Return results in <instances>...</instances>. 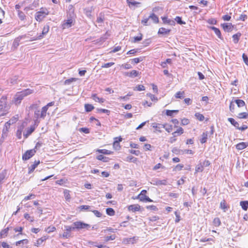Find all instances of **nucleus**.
I'll return each mask as SVG.
<instances>
[{"instance_id":"obj_1","label":"nucleus","mask_w":248,"mask_h":248,"mask_svg":"<svg viewBox=\"0 0 248 248\" xmlns=\"http://www.w3.org/2000/svg\"><path fill=\"white\" fill-rule=\"evenodd\" d=\"M34 91L30 89L23 90L21 92H17L14 96L12 102L15 105H17L20 104L23 98L33 93Z\"/></svg>"},{"instance_id":"obj_2","label":"nucleus","mask_w":248,"mask_h":248,"mask_svg":"<svg viewBox=\"0 0 248 248\" xmlns=\"http://www.w3.org/2000/svg\"><path fill=\"white\" fill-rule=\"evenodd\" d=\"M7 97L3 95L0 99V116L5 115L8 113L10 108V106L7 102Z\"/></svg>"},{"instance_id":"obj_3","label":"nucleus","mask_w":248,"mask_h":248,"mask_svg":"<svg viewBox=\"0 0 248 248\" xmlns=\"http://www.w3.org/2000/svg\"><path fill=\"white\" fill-rule=\"evenodd\" d=\"M48 12L47 9L41 8L40 10L36 13L35 18L39 22L41 21L47 15Z\"/></svg>"},{"instance_id":"obj_4","label":"nucleus","mask_w":248,"mask_h":248,"mask_svg":"<svg viewBox=\"0 0 248 248\" xmlns=\"http://www.w3.org/2000/svg\"><path fill=\"white\" fill-rule=\"evenodd\" d=\"M73 225L74 226L73 227L74 229V230L75 229L80 230L84 229L89 230L91 227L89 224L84 223L80 221H76L73 223Z\"/></svg>"},{"instance_id":"obj_5","label":"nucleus","mask_w":248,"mask_h":248,"mask_svg":"<svg viewBox=\"0 0 248 248\" xmlns=\"http://www.w3.org/2000/svg\"><path fill=\"white\" fill-rule=\"evenodd\" d=\"M36 153L35 149L27 151L22 155V159L24 160H27L31 158Z\"/></svg>"},{"instance_id":"obj_6","label":"nucleus","mask_w":248,"mask_h":248,"mask_svg":"<svg viewBox=\"0 0 248 248\" xmlns=\"http://www.w3.org/2000/svg\"><path fill=\"white\" fill-rule=\"evenodd\" d=\"M73 17H70L67 20H64L62 24V27L64 29L69 28L73 25Z\"/></svg>"},{"instance_id":"obj_7","label":"nucleus","mask_w":248,"mask_h":248,"mask_svg":"<svg viewBox=\"0 0 248 248\" xmlns=\"http://www.w3.org/2000/svg\"><path fill=\"white\" fill-rule=\"evenodd\" d=\"M65 232H64L62 234V237L65 238H68L70 236V232L72 230H74L73 226H66Z\"/></svg>"},{"instance_id":"obj_8","label":"nucleus","mask_w":248,"mask_h":248,"mask_svg":"<svg viewBox=\"0 0 248 248\" xmlns=\"http://www.w3.org/2000/svg\"><path fill=\"white\" fill-rule=\"evenodd\" d=\"M25 123H22L20 125L18 126L17 130L16 133V136L18 139H21L22 138V133L25 127Z\"/></svg>"},{"instance_id":"obj_9","label":"nucleus","mask_w":248,"mask_h":248,"mask_svg":"<svg viewBox=\"0 0 248 248\" xmlns=\"http://www.w3.org/2000/svg\"><path fill=\"white\" fill-rule=\"evenodd\" d=\"M34 126H31L30 128L23 132V137L24 139H27L35 130Z\"/></svg>"},{"instance_id":"obj_10","label":"nucleus","mask_w":248,"mask_h":248,"mask_svg":"<svg viewBox=\"0 0 248 248\" xmlns=\"http://www.w3.org/2000/svg\"><path fill=\"white\" fill-rule=\"evenodd\" d=\"M124 75L130 78H135L139 75V72L137 70H132L130 72H127L124 73Z\"/></svg>"},{"instance_id":"obj_11","label":"nucleus","mask_w":248,"mask_h":248,"mask_svg":"<svg viewBox=\"0 0 248 248\" xmlns=\"http://www.w3.org/2000/svg\"><path fill=\"white\" fill-rule=\"evenodd\" d=\"M140 206L139 204H132L128 207L129 211H131L133 212H135L140 211Z\"/></svg>"},{"instance_id":"obj_12","label":"nucleus","mask_w":248,"mask_h":248,"mask_svg":"<svg viewBox=\"0 0 248 248\" xmlns=\"http://www.w3.org/2000/svg\"><path fill=\"white\" fill-rule=\"evenodd\" d=\"M236 148L238 150H243L248 146V142H242L236 145Z\"/></svg>"},{"instance_id":"obj_13","label":"nucleus","mask_w":248,"mask_h":248,"mask_svg":"<svg viewBox=\"0 0 248 248\" xmlns=\"http://www.w3.org/2000/svg\"><path fill=\"white\" fill-rule=\"evenodd\" d=\"M40 164V161H35L33 164L31 165L29 168V173L32 172L37 166Z\"/></svg>"},{"instance_id":"obj_14","label":"nucleus","mask_w":248,"mask_h":248,"mask_svg":"<svg viewBox=\"0 0 248 248\" xmlns=\"http://www.w3.org/2000/svg\"><path fill=\"white\" fill-rule=\"evenodd\" d=\"M117 139L118 138H115V140L113 142V146L116 149H119L120 148L119 142L122 140V138L121 137H119V141H117Z\"/></svg>"},{"instance_id":"obj_15","label":"nucleus","mask_w":248,"mask_h":248,"mask_svg":"<svg viewBox=\"0 0 248 248\" xmlns=\"http://www.w3.org/2000/svg\"><path fill=\"white\" fill-rule=\"evenodd\" d=\"M210 28L213 31H214L215 34L217 36V37L219 38H220V39H222L220 31L218 28L214 26L210 27Z\"/></svg>"},{"instance_id":"obj_16","label":"nucleus","mask_w":248,"mask_h":248,"mask_svg":"<svg viewBox=\"0 0 248 248\" xmlns=\"http://www.w3.org/2000/svg\"><path fill=\"white\" fill-rule=\"evenodd\" d=\"M162 19L164 23L168 24L170 25H174L175 24V21L168 19L167 17H162Z\"/></svg>"},{"instance_id":"obj_17","label":"nucleus","mask_w":248,"mask_h":248,"mask_svg":"<svg viewBox=\"0 0 248 248\" xmlns=\"http://www.w3.org/2000/svg\"><path fill=\"white\" fill-rule=\"evenodd\" d=\"M92 98L93 100H94L95 102H99L100 103H102L105 102V99L103 98H100L97 96L96 94H93L92 95Z\"/></svg>"},{"instance_id":"obj_18","label":"nucleus","mask_w":248,"mask_h":248,"mask_svg":"<svg viewBox=\"0 0 248 248\" xmlns=\"http://www.w3.org/2000/svg\"><path fill=\"white\" fill-rule=\"evenodd\" d=\"M48 236H44L42 237L41 238L38 239L36 242L35 243V245L36 246H39V245H41L43 242L46 241L47 239H48Z\"/></svg>"},{"instance_id":"obj_19","label":"nucleus","mask_w":248,"mask_h":248,"mask_svg":"<svg viewBox=\"0 0 248 248\" xmlns=\"http://www.w3.org/2000/svg\"><path fill=\"white\" fill-rule=\"evenodd\" d=\"M223 29L226 31H230L232 29V25L231 23H225L221 25Z\"/></svg>"},{"instance_id":"obj_20","label":"nucleus","mask_w":248,"mask_h":248,"mask_svg":"<svg viewBox=\"0 0 248 248\" xmlns=\"http://www.w3.org/2000/svg\"><path fill=\"white\" fill-rule=\"evenodd\" d=\"M228 121L233 125L236 128H239V124L235 121V120L232 118H229Z\"/></svg>"},{"instance_id":"obj_21","label":"nucleus","mask_w":248,"mask_h":248,"mask_svg":"<svg viewBox=\"0 0 248 248\" xmlns=\"http://www.w3.org/2000/svg\"><path fill=\"white\" fill-rule=\"evenodd\" d=\"M47 110L48 109H47L46 107H43L42 108L41 113H40V116H41V119H45V117L46 116V112H47Z\"/></svg>"},{"instance_id":"obj_22","label":"nucleus","mask_w":248,"mask_h":248,"mask_svg":"<svg viewBox=\"0 0 248 248\" xmlns=\"http://www.w3.org/2000/svg\"><path fill=\"white\" fill-rule=\"evenodd\" d=\"M146 193L147 191L146 190H142L140 193L138 195V198H139L141 201H143L145 198L147 197L146 196Z\"/></svg>"},{"instance_id":"obj_23","label":"nucleus","mask_w":248,"mask_h":248,"mask_svg":"<svg viewBox=\"0 0 248 248\" xmlns=\"http://www.w3.org/2000/svg\"><path fill=\"white\" fill-rule=\"evenodd\" d=\"M184 133V130L182 127H179L176 131L173 132L172 135L174 137H176L177 136H179Z\"/></svg>"},{"instance_id":"obj_24","label":"nucleus","mask_w":248,"mask_h":248,"mask_svg":"<svg viewBox=\"0 0 248 248\" xmlns=\"http://www.w3.org/2000/svg\"><path fill=\"white\" fill-rule=\"evenodd\" d=\"M234 102L235 103L238 107L240 108L245 106V102L241 99H235L234 100Z\"/></svg>"},{"instance_id":"obj_25","label":"nucleus","mask_w":248,"mask_h":248,"mask_svg":"<svg viewBox=\"0 0 248 248\" xmlns=\"http://www.w3.org/2000/svg\"><path fill=\"white\" fill-rule=\"evenodd\" d=\"M170 30L165 28H161L159 29L158 33L160 34H166L170 32Z\"/></svg>"},{"instance_id":"obj_26","label":"nucleus","mask_w":248,"mask_h":248,"mask_svg":"<svg viewBox=\"0 0 248 248\" xmlns=\"http://www.w3.org/2000/svg\"><path fill=\"white\" fill-rule=\"evenodd\" d=\"M241 35V34L238 32L232 36V39L234 43L236 44L238 42L239 38Z\"/></svg>"},{"instance_id":"obj_27","label":"nucleus","mask_w":248,"mask_h":248,"mask_svg":"<svg viewBox=\"0 0 248 248\" xmlns=\"http://www.w3.org/2000/svg\"><path fill=\"white\" fill-rule=\"evenodd\" d=\"M8 231H9L8 227L1 230V231L0 232V238L5 237L8 234Z\"/></svg>"},{"instance_id":"obj_28","label":"nucleus","mask_w":248,"mask_h":248,"mask_svg":"<svg viewBox=\"0 0 248 248\" xmlns=\"http://www.w3.org/2000/svg\"><path fill=\"white\" fill-rule=\"evenodd\" d=\"M25 38V36H20L16 38L13 42V45L15 46H17L19 45V42L22 38Z\"/></svg>"},{"instance_id":"obj_29","label":"nucleus","mask_w":248,"mask_h":248,"mask_svg":"<svg viewBox=\"0 0 248 248\" xmlns=\"http://www.w3.org/2000/svg\"><path fill=\"white\" fill-rule=\"evenodd\" d=\"M240 204L242 207V208L246 211L248 209V202L247 201H241L240 203Z\"/></svg>"},{"instance_id":"obj_30","label":"nucleus","mask_w":248,"mask_h":248,"mask_svg":"<svg viewBox=\"0 0 248 248\" xmlns=\"http://www.w3.org/2000/svg\"><path fill=\"white\" fill-rule=\"evenodd\" d=\"M208 134L207 132L203 133L202 135V138L200 139V141L202 143H205L207 141Z\"/></svg>"},{"instance_id":"obj_31","label":"nucleus","mask_w":248,"mask_h":248,"mask_svg":"<svg viewBox=\"0 0 248 248\" xmlns=\"http://www.w3.org/2000/svg\"><path fill=\"white\" fill-rule=\"evenodd\" d=\"M68 12L70 17H74V9L72 5H70L68 6Z\"/></svg>"},{"instance_id":"obj_32","label":"nucleus","mask_w":248,"mask_h":248,"mask_svg":"<svg viewBox=\"0 0 248 248\" xmlns=\"http://www.w3.org/2000/svg\"><path fill=\"white\" fill-rule=\"evenodd\" d=\"M237 117L239 119H248V113L244 112L238 114Z\"/></svg>"},{"instance_id":"obj_33","label":"nucleus","mask_w":248,"mask_h":248,"mask_svg":"<svg viewBox=\"0 0 248 248\" xmlns=\"http://www.w3.org/2000/svg\"><path fill=\"white\" fill-rule=\"evenodd\" d=\"M96 158L98 160H101L104 162H107L108 161V160H109V158L108 157H106L102 155H98L96 157Z\"/></svg>"},{"instance_id":"obj_34","label":"nucleus","mask_w":248,"mask_h":248,"mask_svg":"<svg viewBox=\"0 0 248 248\" xmlns=\"http://www.w3.org/2000/svg\"><path fill=\"white\" fill-rule=\"evenodd\" d=\"M149 18L151 19L154 23H158V18L157 16L154 13H152L149 16Z\"/></svg>"},{"instance_id":"obj_35","label":"nucleus","mask_w":248,"mask_h":248,"mask_svg":"<svg viewBox=\"0 0 248 248\" xmlns=\"http://www.w3.org/2000/svg\"><path fill=\"white\" fill-rule=\"evenodd\" d=\"M153 126L154 128H155L156 130L158 131L159 132H161L160 129L164 127V124L155 123L153 124Z\"/></svg>"},{"instance_id":"obj_36","label":"nucleus","mask_w":248,"mask_h":248,"mask_svg":"<svg viewBox=\"0 0 248 248\" xmlns=\"http://www.w3.org/2000/svg\"><path fill=\"white\" fill-rule=\"evenodd\" d=\"M203 165H202V163H200L196 167L195 171L196 172H202L203 170Z\"/></svg>"},{"instance_id":"obj_37","label":"nucleus","mask_w":248,"mask_h":248,"mask_svg":"<svg viewBox=\"0 0 248 248\" xmlns=\"http://www.w3.org/2000/svg\"><path fill=\"white\" fill-rule=\"evenodd\" d=\"M84 107L87 112H90L94 109V107L92 105L89 104H85Z\"/></svg>"},{"instance_id":"obj_38","label":"nucleus","mask_w":248,"mask_h":248,"mask_svg":"<svg viewBox=\"0 0 248 248\" xmlns=\"http://www.w3.org/2000/svg\"><path fill=\"white\" fill-rule=\"evenodd\" d=\"M163 128H165V130L169 133L171 132L172 130V125L168 124H164V127Z\"/></svg>"},{"instance_id":"obj_39","label":"nucleus","mask_w":248,"mask_h":248,"mask_svg":"<svg viewBox=\"0 0 248 248\" xmlns=\"http://www.w3.org/2000/svg\"><path fill=\"white\" fill-rule=\"evenodd\" d=\"M97 152L104 155H110L111 153L110 151L106 149H98Z\"/></svg>"},{"instance_id":"obj_40","label":"nucleus","mask_w":248,"mask_h":248,"mask_svg":"<svg viewBox=\"0 0 248 248\" xmlns=\"http://www.w3.org/2000/svg\"><path fill=\"white\" fill-rule=\"evenodd\" d=\"M28 242L29 241L27 239H23V240L16 242V246H18L20 245L21 244H22V245L27 244L28 243Z\"/></svg>"},{"instance_id":"obj_41","label":"nucleus","mask_w":248,"mask_h":248,"mask_svg":"<svg viewBox=\"0 0 248 248\" xmlns=\"http://www.w3.org/2000/svg\"><path fill=\"white\" fill-rule=\"evenodd\" d=\"M143 58L142 57H140L132 59L130 61L132 63H138L140 62H141Z\"/></svg>"},{"instance_id":"obj_42","label":"nucleus","mask_w":248,"mask_h":248,"mask_svg":"<svg viewBox=\"0 0 248 248\" xmlns=\"http://www.w3.org/2000/svg\"><path fill=\"white\" fill-rule=\"evenodd\" d=\"M107 214L110 216H114L115 214L114 210L111 208H108L106 209Z\"/></svg>"},{"instance_id":"obj_43","label":"nucleus","mask_w":248,"mask_h":248,"mask_svg":"<svg viewBox=\"0 0 248 248\" xmlns=\"http://www.w3.org/2000/svg\"><path fill=\"white\" fill-rule=\"evenodd\" d=\"M195 116L196 117V118L200 121H203L204 119V116L200 113H196Z\"/></svg>"},{"instance_id":"obj_44","label":"nucleus","mask_w":248,"mask_h":248,"mask_svg":"<svg viewBox=\"0 0 248 248\" xmlns=\"http://www.w3.org/2000/svg\"><path fill=\"white\" fill-rule=\"evenodd\" d=\"M184 92H178L175 94V97L176 98H183L184 97Z\"/></svg>"},{"instance_id":"obj_45","label":"nucleus","mask_w":248,"mask_h":248,"mask_svg":"<svg viewBox=\"0 0 248 248\" xmlns=\"http://www.w3.org/2000/svg\"><path fill=\"white\" fill-rule=\"evenodd\" d=\"M175 21L180 25H183L186 24V22L182 21L181 17L180 16H176L175 18Z\"/></svg>"},{"instance_id":"obj_46","label":"nucleus","mask_w":248,"mask_h":248,"mask_svg":"<svg viewBox=\"0 0 248 248\" xmlns=\"http://www.w3.org/2000/svg\"><path fill=\"white\" fill-rule=\"evenodd\" d=\"M40 113L41 111H40L39 110L36 109L35 110L34 117L36 119L35 123H36V121L38 120V119L41 118Z\"/></svg>"},{"instance_id":"obj_47","label":"nucleus","mask_w":248,"mask_h":248,"mask_svg":"<svg viewBox=\"0 0 248 248\" xmlns=\"http://www.w3.org/2000/svg\"><path fill=\"white\" fill-rule=\"evenodd\" d=\"M24 217L27 219L28 220L30 221V222H33L34 221V217H31L29 214L26 213L24 215Z\"/></svg>"},{"instance_id":"obj_48","label":"nucleus","mask_w":248,"mask_h":248,"mask_svg":"<svg viewBox=\"0 0 248 248\" xmlns=\"http://www.w3.org/2000/svg\"><path fill=\"white\" fill-rule=\"evenodd\" d=\"M56 230V228L54 226H49L46 229V232L47 233L53 232Z\"/></svg>"},{"instance_id":"obj_49","label":"nucleus","mask_w":248,"mask_h":248,"mask_svg":"<svg viewBox=\"0 0 248 248\" xmlns=\"http://www.w3.org/2000/svg\"><path fill=\"white\" fill-rule=\"evenodd\" d=\"M167 184V181L166 180H157L156 181V185H166Z\"/></svg>"},{"instance_id":"obj_50","label":"nucleus","mask_w":248,"mask_h":248,"mask_svg":"<svg viewBox=\"0 0 248 248\" xmlns=\"http://www.w3.org/2000/svg\"><path fill=\"white\" fill-rule=\"evenodd\" d=\"M18 16L20 20H23L25 19V16L23 12L19 10L18 11Z\"/></svg>"},{"instance_id":"obj_51","label":"nucleus","mask_w":248,"mask_h":248,"mask_svg":"<svg viewBox=\"0 0 248 248\" xmlns=\"http://www.w3.org/2000/svg\"><path fill=\"white\" fill-rule=\"evenodd\" d=\"M213 223L216 226H219L221 223L219 218L218 217L214 218Z\"/></svg>"},{"instance_id":"obj_52","label":"nucleus","mask_w":248,"mask_h":248,"mask_svg":"<svg viewBox=\"0 0 248 248\" xmlns=\"http://www.w3.org/2000/svg\"><path fill=\"white\" fill-rule=\"evenodd\" d=\"M136 239L135 237H132L130 238H127L125 240H124V241H126L127 243H131L134 244L135 242Z\"/></svg>"},{"instance_id":"obj_53","label":"nucleus","mask_w":248,"mask_h":248,"mask_svg":"<svg viewBox=\"0 0 248 248\" xmlns=\"http://www.w3.org/2000/svg\"><path fill=\"white\" fill-rule=\"evenodd\" d=\"M134 90H137V91H144V90H145V87L142 85H139L136 86L134 88Z\"/></svg>"},{"instance_id":"obj_54","label":"nucleus","mask_w":248,"mask_h":248,"mask_svg":"<svg viewBox=\"0 0 248 248\" xmlns=\"http://www.w3.org/2000/svg\"><path fill=\"white\" fill-rule=\"evenodd\" d=\"M77 79L75 78H70L69 79H66L65 81H64V84L65 85H69L70 84L71 82H73V81H76Z\"/></svg>"},{"instance_id":"obj_55","label":"nucleus","mask_w":248,"mask_h":248,"mask_svg":"<svg viewBox=\"0 0 248 248\" xmlns=\"http://www.w3.org/2000/svg\"><path fill=\"white\" fill-rule=\"evenodd\" d=\"M97 110L98 112L107 113L108 115H109L110 113V111L109 110L103 108H98L97 109Z\"/></svg>"},{"instance_id":"obj_56","label":"nucleus","mask_w":248,"mask_h":248,"mask_svg":"<svg viewBox=\"0 0 248 248\" xmlns=\"http://www.w3.org/2000/svg\"><path fill=\"white\" fill-rule=\"evenodd\" d=\"M49 29V27L48 26H47V25L45 26L43 28V30L42 31V34L45 35V34H46L48 32Z\"/></svg>"},{"instance_id":"obj_57","label":"nucleus","mask_w":248,"mask_h":248,"mask_svg":"<svg viewBox=\"0 0 248 248\" xmlns=\"http://www.w3.org/2000/svg\"><path fill=\"white\" fill-rule=\"evenodd\" d=\"M175 216H176V219L175 220V222L176 223H178L180 221V213L179 212H178L177 211H175Z\"/></svg>"},{"instance_id":"obj_58","label":"nucleus","mask_w":248,"mask_h":248,"mask_svg":"<svg viewBox=\"0 0 248 248\" xmlns=\"http://www.w3.org/2000/svg\"><path fill=\"white\" fill-rule=\"evenodd\" d=\"M149 19L150 18H149V17L148 18H144L141 20V23L144 26L150 25V23L148 22Z\"/></svg>"},{"instance_id":"obj_59","label":"nucleus","mask_w":248,"mask_h":248,"mask_svg":"<svg viewBox=\"0 0 248 248\" xmlns=\"http://www.w3.org/2000/svg\"><path fill=\"white\" fill-rule=\"evenodd\" d=\"M18 79V78L16 76H15L11 78L10 80V83L12 84H15L17 83V80Z\"/></svg>"},{"instance_id":"obj_60","label":"nucleus","mask_w":248,"mask_h":248,"mask_svg":"<svg viewBox=\"0 0 248 248\" xmlns=\"http://www.w3.org/2000/svg\"><path fill=\"white\" fill-rule=\"evenodd\" d=\"M146 208L147 209L153 210L155 211H156L158 210V208L156 207V206H155V205H148L146 207Z\"/></svg>"},{"instance_id":"obj_61","label":"nucleus","mask_w":248,"mask_h":248,"mask_svg":"<svg viewBox=\"0 0 248 248\" xmlns=\"http://www.w3.org/2000/svg\"><path fill=\"white\" fill-rule=\"evenodd\" d=\"M127 1L129 5L136 6L137 4H139V2L135 1L134 0H127Z\"/></svg>"},{"instance_id":"obj_62","label":"nucleus","mask_w":248,"mask_h":248,"mask_svg":"<svg viewBox=\"0 0 248 248\" xmlns=\"http://www.w3.org/2000/svg\"><path fill=\"white\" fill-rule=\"evenodd\" d=\"M35 197V195L33 194H31L29 196H26L23 199V201H26L29 200L32 198H34Z\"/></svg>"},{"instance_id":"obj_63","label":"nucleus","mask_w":248,"mask_h":248,"mask_svg":"<svg viewBox=\"0 0 248 248\" xmlns=\"http://www.w3.org/2000/svg\"><path fill=\"white\" fill-rule=\"evenodd\" d=\"M247 17L248 16L243 13L240 16L238 20L241 21H245L246 19H247Z\"/></svg>"},{"instance_id":"obj_64","label":"nucleus","mask_w":248,"mask_h":248,"mask_svg":"<svg viewBox=\"0 0 248 248\" xmlns=\"http://www.w3.org/2000/svg\"><path fill=\"white\" fill-rule=\"evenodd\" d=\"M242 58L245 64L248 65V57L245 53L243 54Z\"/></svg>"}]
</instances>
